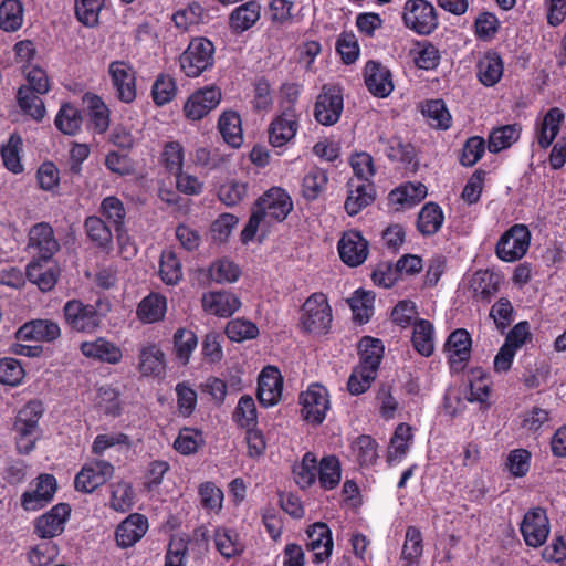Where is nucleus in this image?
I'll list each match as a JSON object with an SVG mask.
<instances>
[{"label": "nucleus", "mask_w": 566, "mask_h": 566, "mask_svg": "<svg viewBox=\"0 0 566 566\" xmlns=\"http://www.w3.org/2000/svg\"><path fill=\"white\" fill-rule=\"evenodd\" d=\"M283 217V189L272 187L253 205L251 216L241 231V241L247 244L252 241L261 226L281 222Z\"/></svg>", "instance_id": "1"}, {"label": "nucleus", "mask_w": 566, "mask_h": 566, "mask_svg": "<svg viewBox=\"0 0 566 566\" xmlns=\"http://www.w3.org/2000/svg\"><path fill=\"white\" fill-rule=\"evenodd\" d=\"M333 314L327 297L323 293H313L301 308L300 328L315 336L326 335L332 326Z\"/></svg>", "instance_id": "2"}, {"label": "nucleus", "mask_w": 566, "mask_h": 566, "mask_svg": "<svg viewBox=\"0 0 566 566\" xmlns=\"http://www.w3.org/2000/svg\"><path fill=\"white\" fill-rule=\"evenodd\" d=\"M405 25L421 35L432 33L438 27L434 7L427 0H408L403 7Z\"/></svg>", "instance_id": "3"}, {"label": "nucleus", "mask_w": 566, "mask_h": 566, "mask_svg": "<svg viewBox=\"0 0 566 566\" xmlns=\"http://www.w3.org/2000/svg\"><path fill=\"white\" fill-rule=\"evenodd\" d=\"M213 53L214 46L211 41L203 38L195 39L180 55V67L187 76L197 77L212 66Z\"/></svg>", "instance_id": "4"}, {"label": "nucleus", "mask_w": 566, "mask_h": 566, "mask_svg": "<svg viewBox=\"0 0 566 566\" xmlns=\"http://www.w3.org/2000/svg\"><path fill=\"white\" fill-rule=\"evenodd\" d=\"M64 317L67 326L78 333H93L102 322V315L94 305L71 300L64 305Z\"/></svg>", "instance_id": "5"}, {"label": "nucleus", "mask_w": 566, "mask_h": 566, "mask_svg": "<svg viewBox=\"0 0 566 566\" xmlns=\"http://www.w3.org/2000/svg\"><path fill=\"white\" fill-rule=\"evenodd\" d=\"M301 415L303 419L314 426L321 424L329 409L327 390L321 385H312L300 395Z\"/></svg>", "instance_id": "6"}, {"label": "nucleus", "mask_w": 566, "mask_h": 566, "mask_svg": "<svg viewBox=\"0 0 566 566\" xmlns=\"http://www.w3.org/2000/svg\"><path fill=\"white\" fill-rule=\"evenodd\" d=\"M530 245V232L526 226L515 224L501 238L496 244L497 256L506 262L521 259Z\"/></svg>", "instance_id": "7"}, {"label": "nucleus", "mask_w": 566, "mask_h": 566, "mask_svg": "<svg viewBox=\"0 0 566 566\" xmlns=\"http://www.w3.org/2000/svg\"><path fill=\"white\" fill-rule=\"evenodd\" d=\"M114 474V467L106 461L96 460L85 464L75 476V489L84 493H92L105 484Z\"/></svg>", "instance_id": "8"}, {"label": "nucleus", "mask_w": 566, "mask_h": 566, "mask_svg": "<svg viewBox=\"0 0 566 566\" xmlns=\"http://www.w3.org/2000/svg\"><path fill=\"white\" fill-rule=\"evenodd\" d=\"M221 91L216 86L199 88L193 92L184 105L185 116L190 120H200L218 106Z\"/></svg>", "instance_id": "9"}, {"label": "nucleus", "mask_w": 566, "mask_h": 566, "mask_svg": "<svg viewBox=\"0 0 566 566\" xmlns=\"http://www.w3.org/2000/svg\"><path fill=\"white\" fill-rule=\"evenodd\" d=\"M342 111L340 90L336 86H324L315 103V119L322 125H333L339 119Z\"/></svg>", "instance_id": "10"}, {"label": "nucleus", "mask_w": 566, "mask_h": 566, "mask_svg": "<svg viewBox=\"0 0 566 566\" xmlns=\"http://www.w3.org/2000/svg\"><path fill=\"white\" fill-rule=\"evenodd\" d=\"M108 73L118 99L132 103L136 98V76L133 67L124 61H114L108 66Z\"/></svg>", "instance_id": "11"}, {"label": "nucleus", "mask_w": 566, "mask_h": 566, "mask_svg": "<svg viewBox=\"0 0 566 566\" xmlns=\"http://www.w3.org/2000/svg\"><path fill=\"white\" fill-rule=\"evenodd\" d=\"M283 380L280 369L274 366L263 368L258 378L256 397L263 407L276 405L282 396Z\"/></svg>", "instance_id": "12"}, {"label": "nucleus", "mask_w": 566, "mask_h": 566, "mask_svg": "<svg viewBox=\"0 0 566 566\" xmlns=\"http://www.w3.org/2000/svg\"><path fill=\"white\" fill-rule=\"evenodd\" d=\"M521 532L528 546H542L549 532L545 511L537 507L527 512L521 524Z\"/></svg>", "instance_id": "13"}, {"label": "nucleus", "mask_w": 566, "mask_h": 566, "mask_svg": "<svg viewBox=\"0 0 566 566\" xmlns=\"http://www.w3.org/2000/svg\"><path fill=\"white\" fill-rule=\"evenodd\" d=\"M28 247L34 250L42 261H49L60 249L54 231L46 222L36 223L31 228Z\"/></svg>", "instance_id": "14"}, {"label": "nucleus", "mask_w": 566, "mask_h": 566, "mask_svg": "<svg viewBox=\"0 0 566 566\" xmlns=\"http://www.w3.org/2000/svg\"><path fill=\"white\" fill-rule=\"evenodd\" d=\"M70 512L71 507L66 503L53 506L48 513L36 518L35 533L41 538H53L61 535Z\"/></svg>", "instance_id": "15"}, {"label": "nucleus", "mask_w": 566, "mask_h": 566, "mask_svg": "<svg viewBox=\"0 0 566 566\" xmlns=\"http://www.w3.org/2000/svg\"><path fill=\"white\" fill-rule=\"evenodd\" d=\"M342 261L349 266L360 265L368 255V242L357 231L346 232L338 242Z\"/></svg>", "instance_id": "16"}, {"label": "nucleus", "mask_w": 566, "mask_h": 566, "mask_svg": "<svg viewBox=\"0 0 566 566\" xmlns=\"http://www.w3.org/2000/svg\"><path fill=\"white\" fill-rule=\"evenodd\" d=\"M56 491V480L51 474L38 478L35 490L23 493L21 504L27 511H36L49 503Z\"/></svg>", "instance_id": "17"}, {"label": "nucleus", "mask_w": 566, "mask_h": 566, "mask_svg": "<svg viewBox=\"0 0 566 566\" xmlns=\"http://www.w3.org/2000/svg\"><path fill=\"white\" fill-rule=\"evenodd\" d=\"M60 334L57 323L50 319H34L22 325L15 335L18 340L52 342Z\"/></svg>", "instance_id": "18"}, {"label": "nucleus", "mask_w": 566, "mask_h": 566, "mask_svg": "<svg viewBox=\"0 0 566 566\" xmlns=\"http://www.w3.org/2000/svg\"><path fill=\"white\" fill-rule=\"evenodd\" d=\"M206 313L221 317L231 316L241 305L240 300L230 292H208L201 298Z\"/></svg>", "instance_id": "19"}, {"label": "nucleus", "mask_w": 566, "mask_h": 566, "mask_svg": "<svg viewBox=\"0 0 566 566\" xmlns=\"http://www.w3.org/2000/svg\"><path fill=\"white\" fill-rule=\"evenodd\" d=\"M365 83L369 92L378 97H386L394 90L390 71L375 61H369L365 66Z\"/></svg>", "instance_id": "20"}, {"label": "nucleus", "mask_w": 566, "mask_h": 566, "mask_svg": "<svg viewBox=\"0 0 566 566\" xmlns=\"http://www.w3.org/2000/svg\"><path fill=\"white\" fill-rule=\"evenodd\" d=\"M147 528L148 522L144 515L130 514L116 528L115 535L118 546H133L145 535Z\"/></svg>", "instance_id": "21"}, {"label": "nucleus", "mask_w": 566, "mask_h": 566, "mask_svg": "<svg viewBox=\"0 0 566 566\" xmlns=\"http://www.w3.org/2000/svg\"><path fill=\"white\" fill-rule=\"evenodd\" d=\"M308 544L307 546L315 552L314 562L323 563L326 560L333 549V539L331 530L325 523L317 522L307 528Z\"/></svg>", "instance_id": "22"}, {"label": "nucleus", "mask_w": 566, "mask_h": 566, "mask_svg": "<svg viewBox=\"0 0 566 566\" xmlns=\"http://www.w3.org/2000/svg\"><path fill=\"white\" fill-rule=\"evenodd\" d=\"M81 350L86 357L95 358L113 365L119 363L123 357L120 348L103 337L93 342L82 343Z\"/></svg>", "instance_id": "23"}, {"label": "nucleus", "mask_w": 566, "mask_h": 566, "mask_svg": "<svg viewBox=\"0 0 566 566\" xmlns=\"http://www.w3.org/2000/svg\"><path fill=\"white\" fill-rule=\"evenodd\" d=\"M471 344V336L463 328L455 329L449 335L446 347L450 353L449 360L452 368H457L458 364H463L469 360Z\"/></svg>", "instance_id": "24"}, {"label": "nucleus", "mask_w": 566, "mask_h": 566, "mask_svg": "<svg viewBox=\"0 0 566 566\" xmlns=\"http://www.w3.org/2000/svg\"><path fill=\"white\" fill-rule=\"evenodd\" d=\"M503 62L501 56L494 52H486L478 63V77L485 86L495 85L502 77Z\"/></svg>", "instance_id": "25"}, {"label": "nucleus", "mask_w": 566, "mask_h": 566, "mask_svg": "<svg viewBox=\"0 0 566 566\" xmlns=\"http://www.w3.org/2000/svg\"><path fill=\"white\" fill-rule=\"evenodd\" d=\"M348 187L349 192L345 201V210L349 216H355L374 201V188L371 184L355 185L354 180H349Z\"/></svg>", "instance_id": "26"}, {"label": "nucleus", "mask_w": 566, "mask_h": 566, "mask_svg": "<svg viewBox=\"0 0 566 566\" xmlns=\"http://www.w3.org/2000/svg\"><path fill=\"white\" fill-rule=\"evenodd\" d=\"M138 367L144 376H159L165 370V354L155 344L143 346Z\"/></svg>", "instance_id": "27"}, {"label": "nucleus", "mask_w": 566, "mask_h": 566, "mask_svg": "<svg viewBox=\"0 0 566 566\" xmlns=\"http://www.w3.org/2000/svg\"><path fill=\"white\" fill-rule=\"evenodd\" d=\"M360 363L357 367L377 373L384 355V346L379 339L365 336L358 343Z\"/></svg>", "instance_id": "28"}, {"label": "nucleus", "mask_w": 566, "mask_h": 566, "mask_svg": "<svg viewBox=\"0 0 566 566\" xmlns=\"http://www.w3.org/2000/svg\"><path fill=\"white\" fill-rule=\"evenodd\" d=\"M43 262L42 260L31 262L27 268V276L41 291L46 292L55 286L59 272L56 268L48 266Z\"/></svg>", "instance_id": "29"}, {"label": "nucleus", "mask_w": 566, "mask_h": 566, "mask_svg": "<svg viewBox=\"0 0 566 566\" xmlns=\"http://www.w3.org/2000/svg\"><path fill=\"white\" fill-rule=\"evenodd\" d=\"M444 216L441 208L434 202L426 203L417 219V228L423 235H432L442 227Z\"/></svg>", "instance_id": "30"}, {"label": "nucleus", "mask_w": 566, "mask_h": 566, "mask_svg": "<svg viewBox=\"0 0 566 566\" xmlns=\"http://www.w3.org/2000/svg\"><path fill=\"white\" fill-rule=\"evenodd\" d=\"M218 127L223 140L228 145L233 148L242 145L241 118L235 112H224L219 118Z\"/></svg>", "instance_id": "31"}, {"label": "nucleus", "mask_w": 566, "mask_h": 566, "mask_svg": "<svg viewBox=\"0 0 566 566\" xmlns=\"http://www.w3.org/2000/svg\"><path fill=\"white\" fill-rule=\"evenodd\" d=\"M23 23V4L19 0H3L0 4V29L14 32Z\"/></svg>", "instance_id": "32"}, {"label": "nucleus", "mask_w": 566, "mask_h": 566, "mask_svg": "<svg viewBox=\"0 0 566 566\" xmlns=\"http://www.w3.org/2000/svg\"><path fill=\"white\" fill-rule=\"evenodd\" d=\"M38 94L30 90V87H20L17 94V101L21 111L32 117L34 120H42L45 116V106Z\"/></svg>", "instance_id": "33"}, {"label": "nucleus", "mask_w": 566, "mask_h": 566, "mask_svg": "<svg viewBox=\"0 0 566 566\" xmlns=\"http://www.w3.org/2000/svg\"><path fill=\"white\" fill-rule=\"evenodd\" d=\"M166 313V298L158 294L146 296L137 307V316L144 323L160 321Z\"/></svg>", "instance_id": "34"}, {"label": "nucleus", "mask_w": 566, "mask_h": 566, "mask_svg": "<svg viewBox=\"0 0 566 566\" xmlns=\"http://www.w3.org/2000/svg\"><path fill=\"white\" fill-rule=\"evenodd\" d=\"M292 475L302 489L311 486L317 475V459L314 453L306 452L300 463L292 467Z\"/></svg>", "instance_id": "35"}, {"label": "nucleus", "mask_w": 566, "mask_h": 566, "mask_svg": "<svg viewBox=\"0 0 566 566\" xmlns=\"http://www.w3.org/2000/svg\"><path fill=\"white\" fill-rule=\"evenodd\" d=\"M260 18V7L254 1L247 2L237 8L230 15V27L235 32H243L251 28Z\"/></svg>", "instance_id": "36"}, {"label": "nucleus", "mask_w": 566, "mask_h": 566, "mask_svg": "<svg viewBox=\"0 0 566 566\" xmlns=\"http://www.w3.org/2000/svg\"><path fill=\"white\" fill-rule=\"evenodd\" d=\"M433 326L429 321L419 319L415 323L412 344L415 349L422 356L429 357L432 355L433 345Z\"/></svg>", "instance_id": "37"}, {"label": "nucleus", "mask_w": 566, "mask_h": 566, "mask_svg": "<svg viewBox=\"0 0 566 566\" xmlns=\"http://www.w3.org/2000/svg\"><path fill=\"white\" fill-rule=\"evenodd\" d=\"M427 196V187L419 182L417 185L415 184H407L405 186H401L395 190H392L389 193V199L392 203L399 205V206H415L416 203L420 202L424 197Z\"/></svg>", "instance_id": "38"}, {"label": "nucleus", "mask_w": 566, "mask_h": 566, "mask_svg": "<svg viewBox=\"0 0 566 566\" xmlns=\"http://www.w3.org/2000/svg\"><path fill=\"white\" fill-rule=\"evenodd\" d=\"M319 484L327 490L338 485L340 481V463L335 455L324 457L317 465Z\"/></svg>", "instance_id": "39"}, {"label": "nucleus", "mask_w": 566, "mask_h": 566, "mask_svg": "<svg viewBox=\"0 0 566 566\" xmlns=\"http://www.w3.org/2000/svg\"><path fill=\"white\" fill-rule=\"evenodd\" d=\"M564 119V113L557 108H551L545 115L542 128L538 135V144L543 148H547L559 132L560 124Z\"/></svg>", "instance_id": "40"}, {"label": "nucleus", "mask_w": 566, "mask_h": 566, "mask_svg": "<svg viewBox=\"0 0 566 566\" xmlns=\"http://www.w3.org/2000/svg\"><path fill=\"white\" fill-rule=\"evenodd\" d=\"M520 137V129L516 125H505L494 128L489 135L488 148L491 153H499L509 148Z\"/></svg>", "instance_id": "41"}, {"label": "nucleus", "mask_w": 566, "mask_h": 566, "mask_svg": "<svg viewBox=\"0 0 566 566\" xmlns=\"http://www.w3.org/2000/svg\"><path fill=\"white\" fill-rule=\"evenodd\" d=\"M84 228L88 238L98 247L109 249L113 235L107 224L96 216L87 217Z\"/></svg>", "instance_id": "42"}, {"label": "nucleus", "mask_w": 566, "mask_h": 566, "mask_svg": "<svg viewBox=\"0 0 566 566\" xmlns=\"http://www.w3.org/2000/svg\"><path fill=\"white\" fill-rule=\"evenodd\" d=\"M375 295L371 292L358 290L349 298V305L355 321L364 324L369 321L374 311Z\"/></svg>", "instance_id": "43"}, {"label": "nucleus", "mask_w": 566, "mask_h": 566, "mask_svg": "<svg viewBox=\"0 0 566 566\" xmlns=\"http://www.w3.org/2000/svg\"><path fill=\"white\" fill-rule=\"evenodd\" d=\"M352 451L361 467L374 464L378 458L377 443L370 436H359L352 443Z\"/></svg>", "instance_id": "44"}, {"label": "nucleus", "mask_w": 566, "mask_h": 566, "mask_svg": "<svg viewBox=\"0 0 566 566\" xmlns=\"http://www.w3.org/2000/svg\"><path fill=\"white\" fill-rule=\"evenodd\" d=\"M36 423L29 420L21 421V419L17 417L14 431L17 433V448L20 453L28 454L33 450L36 440Z\"/></svg>", "instance_id": "45"}, {"label": "nucleus", "mask_w": 566, "mask_h": 566, "mask_svg": "<svg viewBox=\"0 0 566 566\" xmlns=\"http://www.w3.org/2000/svg\"><path fill=\"white\" fill-rule=\"evenodd\" d=\"M82 120L77 108L71 104H64L56 115L55 126L65 135H74L80 130Z\"/></svg>", "instance_id": "46"}, {"label": "nucleus", "mask_w": 566, "mask_h": 566, "mask_svg": "<svg viewBox=\"0 0 566 566\" xmlns=\"http://www.w3.org/2000/svg\"><path fill=\"white\" fill-rule=\"evenodd\" d=\"M102 213L115 226L117 232V239L122 240V228L126 217V210L124 203L114 196H109L103 199L101 203Z\"/></svg>", "instance_id": "47"}, {"label": "nucleus", "mask_w": 566, "mask_h": 566, "mask_svg": "<svg viewBox=\"0 0 566 566\" xmlns=\"http://www.w3.org/2000/svg\"><path fill=\"white\" fill-rule=\"evenodd\" d=\"M202 432L193 428H182L174 442V448L184 455L193 454L203 446Z\"/></svg>", "instance_id": "48"}, {"label": "nucleus", "mask_w": 566, "mask_h": 566, "mask_svg": "<svg viewBox=\"0 0 566 566\" xmlns=\"http://www.w3.org/2000/svg\"><path fill=\"white\" fill-rule=\"evenodd\" d=\"M422 114L430 120V125L436 128L447 129L450 127L451 115L441 99L428 101L422 106Z\"/></svg>", "instance_id": "49"}, {"label": "nucleus", "mask_w": 566, "mask_h": 566, "mask_svg": "<svg viewBox=\"0 0 566 566\" xmlns=\"http://www.w3.org/2000/svg\"><path fill=\"white\" fill-rule=\"evenodd\" d=\"M106 0H75V14L80 22L86 27L98 23L99 12Z\"/></svg>", "instance_id": "50"}, {"label": "nucleus", "mask_w": 566, "mask_h": 566, "mask_svg": "<svg viewBox=\"0 0 566 566\" xmlns=\"http://www.w3.org/2000/svg\"><path fill=\"white\" fill-rule=\"evenodd\" d=\"M177 85L175 80L166 74H160L153 84L151 95L156 105L161 106L175 97Z\"/></svg>", "instance_id": "51"}, {"label": "nucleus", "mask_w": 566, "mask_h": 566, "mask_svg": "<svg viewBox=\"0 0 566 566\" xmlns=\"http://www.w3.org/2000/svg\"><path fill=\"white\" fill-rule=\"evenodd\" d=\"M234 421L247 430L256 424V407L251 396H242L233 413Z\"/></svg>", "instance_id": "52"}, {"label": "nucleus", "mask_w": 566, "mask_h": 566, "mask_svg": "<svg viewBox=\"0 0 566 566\" xmlns=\"http://www.w3.org/2000/svg\"><path fill=\"white\" fill-rule=\"evenodd\" d=\"M159 274L167 284H176L182 276L181 264L175 252H163L160 258Z\"/></svg>", "instance_id": "53"}, {"label": "nucleus", "mask_w": 566, "mask_h": 566, "mask_svg": "<svg viewBox=\"0 0 566 566\" xmlns=\"http://www.w3.org/2000/svg\"><path fill=\"white\" fill-rule=\"evenodd\" d=\"M22 139L20 136L12 135L7 145L2 146L1 155L4 166L12 172L19 174L23 170V166L20 160V148Z\"/></svg>", "instance_id": "54"}, {"label": "nucleus", "mask_w": 566, "mask_h": 566, "mask_svg": "<svg viewBox=\"0 0 566 566\" xmlns=\"http://www.w3.org/2000/svg\"><path fill=\"white\" fill-rule=\"evenodd\" d=\"M226 334L233 342H243L255 338L259 335V329L252 322L237 318L227 324Z\"/></svg>", "instance_id": "55"}, {"label": "nucleus", "mask_w": 566, "mask_h": 566, "mask_svg": "<svg viewBox=\"0 0 566 566\" xmlns=\"http://www.w3.org/2000/svg\"><path fill=\"white\" fill-rule=\"evenodd\" d=\"M422 536L415 526H409L406 532V541L402 547V558L408 562V566L418 559L422 554Z\"/></svg>", "instance_id": "56"}, {"label": "nucleus", "mask_w": 566, "mask_h": 566, "mask_svg": "<svg viewBox=\"0 0 566 566\" xmlns=\"http://www.w3.org/2000/svg\"><path fill=\"white\" fill-rule=\"evenodd\" d=\"M327 182V176L324 170L312 169L303 179V196L308 200H314L324 189Z\"/></svg>", "instance_id": "57"}, {"label": "nucleus", "mask_w": 566, "mask_h": 566, "mask_svg": "<svg viewBox=\"0 0 566 566\" xmlns=\"http://www.w3.org/2000/svg\"><path fill=\"white\" fill-rule=\"evenodd\" d=\"M24 377V369L14 358L0 359V382L8 386H17Z\"/></svg>", "instance_id": "58"}, {"label": "nucleus", "mask_w": 566, "mask_h": 566, "mask_svg": "<svg viewBox=\"0 0 566 566\" xmlns=\"http://www.w3.org/2000/svg\"><path fill=\"white\" fill-rule=\"evenodd\" d=\"M377 373L373 369L367 370L360 367H355L347 382L348 391L352 395H360L365 392L371 382L376 379Z\"/></svg>", "instance_id": "59"}, {"label": "nucleus", "mask_w": 566, "mask_h": 566, "mask_svg": "<svg viewBox=\"0 0 566 566\" xmlns=\"http://www.w3.org/2000/svg\"><path fill=\"white\" fill-rule=\"evenodd\" d=\"M214 544L220 554L227 558L235 556L242 548L237 535L229 530L216 531Z\"/></svg>", "instance_id": "60"}, {"label": "nucleus", "mask_w": 566, "mask_h": 566, "mask_svg": "<svg viewBox=\"0 0 566 566\" xmlns=\"http://www.w3.org/2000/svg\"><path fill=\"white\" fill-rule=\"evenodd\" d=\"M134 492L126 482H117L112 486L111 506L120 512L128 511L133 505Z\"/></svg>", "instance_id": "61"}, {"label": "nucleus", "mask_w": 566, "mask_h": 566, "mask_svg": "<svg viewBox=\"0 0 566 566\" xmlns=\"http://www.w3.org/2000/svg\"><path fill=\"white\" fill-rule=\"evenodd\" d=\"M209 273L211 279L218 283H231L238 280L240 270L229 260H219L210 266Z\"/></svg>", "instance_id": "62"}, {"label": "nucleus", "mask_w": 566, "mask_h": 566, "mask_svg": "<svg viewBox=\"0 0 566 566\" xmlns=\"http://www.w3.org/2000/svg\"><path fill=\"white\" fill-rule=\"evenodd\" d=\"M473 289L481 300H489L497 292V277L488 271L476 272L473 277Z\"/></svg>", "instance_id": "63"}, {"label": "nucleus", "mask_w": 566, "mask_h": 566, "mask_svg": "<svg viewBox=\"0 0 566 566\" xmlns=\"http://www.w3.org/2000/svg\"><path fill=\"white\" fill-rule=\"evenodd\" d=\"M174 343L178 357L187 363L197 346V336L192 331L179 328L174 335Z\"/></svg>", "instance_id": "64"}]
</instances>
